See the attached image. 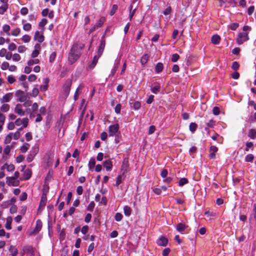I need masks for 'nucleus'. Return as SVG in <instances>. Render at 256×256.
Segmentation results:
<instances>
[{
  "mask_svg": "<svg viewBox=\"0 0 256 256\" xmlns=\"http://www.w3.org/2000/svg\"><path fill=\"white\" fill-rule=\"evenodd\" d=\"M84 47V44L81 42H76L73 44L68 57L70 64H73L79 58Z\"/></svg>",
  "mask_w": 256,
  "mask_h": 256,
  "instance_id": "1",
  "label": "nucleus"
},
{
  "mask_svg": "<svg viewBox=\"0 0 256 256\" xmlns=\"http://www.w3.org/2000/svg\"><path fill=\"white\" fill-rule=\"evenodd\" d=\"M72 84V80L71 79H68L63 85V93L66 97L68 96L70 88Z\"/></svg>",
  "mask_w": 256,
  "mask_h": 256,
  "instance_id": "2",
  "label": "nucleus"
},
{
  "mask_svg": "<svg viewBox=\"0 0 256 256\" xmlns=\"http://www.w3.org/2000/svg\"><path fill=\"white\" fill-rule=\"evenodd\" d=\"M248 40V33L246 32H242L238 34L236 38V42L238 44H242Z\"/></svg>",
  "mask_w": 256,
  "mask_h": 256,
  "instance_id": "3",
  "label": "nucleus"
},
{
  "mask_svg": "<svg viewBox=\"0 0 256 256\" xmlns=\"http://www.w3.org/2000/svg\"><path fill=\"white\" fill-rule=\"evenodd\" d=\"M120 126L118 124L110 125L108 127V134L110 136H114L119 132Z\"/></svg>",
  "mask_w": 256,
  "mask_h": 256,
  "instance_id": "4",
  "label": "nucleus"
},
{
  "mask_svg": "<svg viewBox=\"0 0 256 256\" xmlns=\"http://www.w3.org/2000/svg\"><path fill=\"white\" fill-rule=\"evenodd\" d=\"M14 112L18 114L20 116H22L25 115L26 110L24 108L22 104H18L14 108Z\"/></svg>",
  "mask_w": 256,
  "mask_h": 256,
  "instance_id": "5",
  "label": "nucleus"
},
{
  "mask_svg": "<svg viewBox=\"0 0 256 256\" xmlns=\"http://www.w3.org/2000/svg\"><path fill=\"white\" fill-rule=\"evenodd\" d=\"M15 96L17 98L18 100L20 102H24L27 99L26 96L22 90L17 91L15 94Z\"/></svg>",
  "mask_w": 256,
  "mask_h": 256,
  "instance_id": "6",
  "label": "nucleus"
},
{
  "mask_svg": "<svg viewBox=\"0 0 256 256\" xmlns=\"http://www.w3.org/2000/svg\"><path fill=\"white\" fill-rule=\"evenodd\" d=\"M6 184L10 186H16L19 184V181L12 177H7Z\"/></svg>",
  "mask_w": 256,
  "mask_h": 256,
  "instance_id": "7",
  "label": "nucleus"
},
{
  "mask_svg": "<svg viewBox=\"0 0 256 256\" xmlns=\"http://www.w3.org/2000/svg\"><path fill=\"white\" fill-rule=\"evenodd\" d=\"M156 243L159 246H166L168 243V240L164 236H161L157 240Z\"/></svg>",
  "mask_w": 256,
  "mask_h": 256,
  "instance_id": "8",
  "label": "nucleus"
},
{
  "mask_svg": "<svg viewBox=\"0 0 256 256\" xmlns=\"http://www.w3.org/2000/svg\"><path fill=\"white\" fill-rule=\"evenodd\" d=\"M12 98V94L11 92H9L4 95L2 98H0V101L1 103H5L9 102L10 100Z\"/></svg>",
  "mask_w": 256,
  "mask_h": 256,
  "instance_id": "9",
  "label": "nucleus"
},
{
  "mask_svg": "<svg viewBox=\"0 0 256 256\" xmlns=\"http://www.w3.org/2000/svg\"><path fill=\"white\" fill-rule=\"evenodd\" d=\"M103 165L107 171H111L112 168V162L110 160L104 162Z\"/></svg>",
  "mask_w": 256,
  "mask_h": 256,
  "instance_id": "10",
  "label": "nucleus"
},
{
  "mask_svg": "<svg viewBox=\"0 0 256 256\" xmlns=\"http://www.w3.org/2000/svg\"><path fill=\"white\" fill-rule=\"evenodd\" d=\"M44 40V37L42 34H40L38 31H36L34 36V40H37L39 42H42Z\"/></svg>",
  "mask_w": 256,
  "mask_h": 256,
  "instance_id": "11",
  "label": "nucleus"
},
{
  "mask_svg": "<svg viewBox=\"0 0 256 256\" xmlns=\"http://www.w3.org/2000/svg\"><path fill=\"white\" fill-rule=\"evenodd\" d=\"M105 47V42L104 40H102L100 44V45L98 47V49L97 52V56H98L99 58L102 56L104 48Z\"/></svg>",
  "mask_w": 256,
  "mask_h": 256,
  "instance_id": "12",
  "label": "nucleus"
},
{
  "mask_svg": "<svg viewBox=\"0 0 256 256\" xmlns=\"http://www.w3.org/2000/svg\"><path fill=\"white\" fill-rule=\"evenodd\" d=\"M253 220H256V204H254L253 205L252 212L250 214L249 218L250 222Z\"/></svg>",
  "mask_w": 256,
  "mask_h": 256,
  "instance_id": "13",
  "label": "nucleus"
},
{
  "mask_svg": "<svg viewBox=\"0 0 256 256\" xmlns=\"http://www.w3.org/2000/svg\"><path fill=\"white\" fill-rule=\"evenodd\" d=\"M220 2V6H222L225 4L228 3L230 5H235L236 4V0H218Z\"/></svg>",
  "mask_w": 256,
  "mask_h": 256,
  "instance_id": "14",
  "label": "nucleus"
},
{
  "mask_svg": "<svg viewBox=\"0 0 256 256\" xmlns=\"http://www.w3.org/2000/svg\"><path fill=\"white\" fill-rule=\"evenodd\" d=\"M160 84L156 82L154 83V86L150 88L152 92L154 94H157L160 91Z\"/></svg>",
  "mask_w": 256,
  "mask_h": 256,
  "instance_id": "15",
  "label": "nucleus"
},
{
  "mask_svg": "<svg viewBox=\"0 0 256 256\" xmlns=\"http://www.w3.org/2000/svg\"><path fill=\"white\" fill-rule=\"evenodd\" d=\"M186 226L182 223H179L176 226V230L181 234H183V232L186 230Z\"/></svg>",
  "mask_w": 256,
  "mask_h": 256,
  "instance_id": "16",
  "label": "nucleus"
},
{
  "mask_svg": "<svg viewBox=\"0 0 256 256\" xmlns=\"http://www.w3.org/2000/svg\"><path fill=\"white\" fill-rule=\"evenodd\" d=\"M211 41L214 44H220V38L218 34H215L212 36Z\"/></svg>",
  "mask_w": 256,
  "mask_h": 256,
  "instance_id": "17",
  "label": "nucleus"
},
{
  "mask_svg": "<svg viewBox=\"0 0 256 256\" xmlns=\"http://www.w3.org/2000/svg\"><path fill=\"white\" fill-rule=\"evenodd\" d=\"M96 164V160L95 158L94 157H92L90 158L88 164V168L90 170H93V169L95 166Z\"/></svg>",
  "mask_w": 256,
  "mask_h": 256,
  "instance_id": "18",
  "label": "nucleus"
},
{
  "mask_svg": "<svg viewBox=\"0 0 256 256\" xmlns=\"http://www.w3.org/2000/svg\"><path fill=\"white\" fill-rule=\"evenodd\" d=\"M42 227V222L40 220H38L36 222V227L34 232L36 233H38L41 230Z\"/></svg>",
  "mask_w": 256,
  "mask_h": 256,
  "instance_id": "19",
  "label": "nucleus"
},
{
  "mask_svg": "<svg viewBox=\"0 0 256 256\" xmlns=\"http://www.w3.org/2000/svg\"><path fill=\"white\" fill-rule=\"evenodd\" d=\"M132 208L128 206H125L124 207V212L126 216H130L132 214Z\"/></svg>",
  "mask_w": 256,
  "mask_h": 256,
  "instance_id": "20",
  "label": "nucleus"
},
{
  "mask_svg": "<svg viewBox=\"0 0 256 256\" xmlns=\"http://www.w3.org/2000/svg\"><path fill=\"white\" fill-rule=\"evenodd\" d=\"M164 68V65L162 62H158L155 67V72L156 73H160Z\"/></svg>",
  "mask_w": 256,
  "mask_h": 256,
  "instance_id": "21",
  "label": "nucleus"
},
{
  "mask_svg": "<svg viewBox=\"0 0 256 256\" xmlns=\"http://www.w3.org/2000/svg\"><path fill=\"white\" fill-rule=\"evenodd\" d=\"M248 136L252 139H256V130L254 128L250 130Z\"/></svg>",
  "mask_w": 256,
  "mask_h": 256,
  "instance_id": "22",
  "label": "nucleus"
},
{
  "mask_svg": "<svg viewBox=\"0 0 256 256\" xmlns=\"http://www.w3.org/2000/svg\"><path fill=\"white\" fill-rule=\"evenodd\" d=\"M98 56H94L92 62L89 65V68L90 69H92L94 68L98 62Z\"/></svg>",
  "mask_w": 256,
  "mask_h": 256,
  "instance_id": "23",
  "label": "nucleus"
},
{
  "mask_svg": "<svg viewBox=\"0 0 256 256\" xmlns=\"http://www.w3.org/2000/svg\"><path fill=\"white\" fill-rule=\"evenodd\" d=\"M32 176V172L29 169H26L24 172V178L26 180H28Z\"/></svg>",
  "mask_w": 256,
  "mask_h": 256,
  "instance_id": "24",
  "label": "nucleus"
},
{
  "mask_svg": "<svg viewBox=\"0 0 256 256\" xmlns=\"http://www.w3.org/2000/svg\"><path fill=\"white\" fill-rule=\"evenodd\" d=\"M20 33V29L18 28H16L14 30H12L10 32V36H18Z\"/></svg>",
  "mask_w": 256,
  "mask_h": 256,
  "instance_id": "25",
  "label": "nucleus"
},
{
  "mask_svg": "<svg viewBox=\"0 0 256 256\" xmlns=\"http://www.w3.org/2000/svg\"><path fill=\"white\" fill-rule=\"evenodd\" d=\"M10 27L8 24H4L3 26H2V30H4V32L6 33V34L8 36H10Z\"/></svg>",
  "mask_w": 256,
  "mask_h": 256,
  "instance_id": "26",
  "label": "nucleus"
},
{
  "mask_svg": "<svg viewBox=\"0 0 256 256\" xmlns=\"http://www.w3.org/2000/svg\"><path fill=\"white\" fill-rule=\"evenodd\" d=\"M9 250L12 252V256H16L18 254V250L14 246H10L9 248Z\"/></svg>",
  "mask_w": 256,
  "mask_h": 256,
  "instance_id": "27",
  "label": "nucleus"
},
{
  "mask_svg": "<svg viewBox=\"0 0 256 256\" xmlns=\"http://www.w3.org/2000/svg\"><path fill=\"white\" fill-rule=\"evenodd\" d=\"M30 145L28 143H24L20 148L21 152L22 153H25L27 152L28 149L29 148Z\"/></svg>",
  "mask_w": 256,
  "mask_h": 256,
  "instance_id": "28",
  "label": "nucleus"
},
{
  "mask_svg": "<svg viewBox=\"0 0 256 256\" xmlns=\"http://www.w3.org/2000/svg\"><path fill=\"white\" fill-rule=\"evenodd\" d=\"M10 108V106L9 104L4 103L1 106L0 109L2 112H6L9 110Z\"/></svg>",
  "mask_w": 256,
  "mask_h": 256,
  "instance_id": "29",
  "label": "nucleus"
},
{
  "mask_svg": "<svg viewBox=\"0 0 256 256\" xmlns=\"http://www.w3.org/2000/svg\"><path fill=\"white\" fill-rule=\"evenodd\" d=\"M12 138V132H10L5 138L4 144H10Z\"/></svg>",
  "mask_w": 256,
  "mask_h": 256,
  "instance_id": "30",
  "label": "nucleus"
},
{
  "mask_svg": "<svg viewBox=\"0 0 256 256\" xmlns=\"http://www.w3.org/2000/svg\"><path fill=\"white\" fill-rule=\"evenodd\" d=\"M12 222V218L10 217L6 218V224L5 227L7 230H10L12 228L11 224Z\"/></svg>",
  "mask_w": 256,
  "mask_h": 256,
  "instance_id": "31",
  "label": "nucleus"
},
{
  "mask_svg": "<svg viewBox=\"0 0 256 256\" xmlns=\"http://www.w3.org/2000/svg\"><path fill=\"white\" fill-rule=\"evenodd\" d=\"M149 56L148 54H144L141 58L140 62L142 65L145 64L148 60Z\"/></svg>",
  "mask_w": 256,
  "mask_h": 256,
  "instance_id": "32",
  "label": "nucleus"
},
{
  "mask_svg": "<svg viewBox=\"0 0 256 256\" xmlns=\"http://www.w3.org/2000/svg\"><path fill=\"white\" fill-rule=\"evenodd\" d=\"M198 125L194 122H192L190 124L189 128L190 132L194 133L196 130Z\"/></svg>",
  "mask_w": 256,
  "mask_h": 256,
  "instance_id": "33",
  "label": "nucleus"
},
{
  "mask_svg": "<svg viewBox=\"0 0 256 256\" xmlns=\"http://www.w3.org/2000/svg\"><path fill=\"white\" fill-rule=\"evenodd\" d=\"M141 106V103L139 101H136L134 102L132 108L134 110H136L140 108Z\"/></svg>",
  "mask_w": 256,
  "mask_h": 256,
  "instance_id": "34",
  "label": "nucleus"
},
{
  "mask_svg": "<svg viewBox=\"0 0 256 256\" xmlns=\"http://www.w3.org/2000/svg\"><path fill=\"white\" fill-rule=\"evenodd\" d=\"M188 183V180L187 178H182L178 182V186H182Z\"/></svg>",
  "mask_w": 256,
  "mask_h": 256,
  "instance_id": "35",
  "label": "nucleus"
},
{
  "mask_svg": "<svg viewBox=\"0 0 256 256\" xmlns=\"http://www.w3.org/2000/svg\"><path fill=\"white\" fill-rule=\"evenodd\" d=\"M40 62V60L36 58L34 60H30L28 62V66H32L34 64H38Z\"/></svg>",
  "mask_w": 256,
  "mask_h": 256,
  "instance_id": "36",
  "label": "nucleus"
},
{
  "mask_svg": "<svg viewBox=\"0 0 256 256\" xmlns=\"http://www.w3.org/2000/svg\"><path fill=\"white\" fill-rule=\"evenodd\" d=\"M46 200H46V196L43 195L41 198L40 206H44L46 204Z\"/></svg>",
  "mask_w": 256,
  "mask_h": 256,
  "instance_id": "37",
  "label": "nucleus"
},
{
  "mask_svg": "<svg viewBox=\"0 0 256 256\" xmlns=\"http://www.w3.org/2000/svg\"><path fill=\"white\" fill-rule=\"evenodd\" d=\"M94 206H95V204L94 202L93 201H92L90 204H89L88 205V206H87V210L90 212H92L94 208Z\"/></svg>",
  "mask_w": 256,
  "mask_h": 256,
  "instance_id": "38",
  "label": "nucleus"
},
{
  "mask_svg": "<svg viewBox=\"0 0 256 256\" xmlns=\"http://www.w3.org/2000/svg\"><path fill=\"white\" fill-rule=\"evenodd\" d=\"M105 21V18L104 17H102L99 20L96 24V26L100 28L103 24Z\"/></svg>",
  "mask_w": 256,
  "mask_h": 256,
  "instance_id": "39",
  "label": "nucleus"
},
{
  "mask_svg": "<svg viewBox=\"0 0 256 256\" xmlns=\"http://www.w3.org/2000/svg\"><path fill=\"white\" fill-rule=\"evenodd\" d=\"M254 158V156L252 154H248L246 156L245 161L246 162H252Z\"/></svg>",
  "mask_w": 256,
  "mask_h": 256,
  "instance_id": "40",
  "label": "nucleus"
},
{
  "mask_svg": "<svg viewBox=\"0 0 256 256\" xmlns=\"http://www.w3.org/2000/svg\"><path fill=\"white\" fill-rule=\"evenodd\" d=\"M12 58L14 62H18L20 60L21 57L19 54L16 53L12 54Z\"/></svg>",
  "mask_w": 256,
  "mask_h": 256,
  "instance_id": "41",
  "label": "nucleus"
},
{
  "mask_svg": "<svg viewBox=\"0 0 256 256\" xmlns=\"http://www.w3.org/2000/svg\"><path fill=\"white\" fill-rule=\"evenodd\" d=\"M8 8V5L2 4L0 6V14H3Z\"/></svg>",
  "mask_w": 256,
  "mask_h": 256,
  "instance_id": "42",
  "label": "nucleus"
},
{
  "mask_svg": "<svg viewBox=\"0 0 256 256\" xmlns=\"http://www.w3.org/2000/svg\"><path fill=\"white\" fill-rule=\"evenodd\" d=\"M179 58H180L179 55L177 54H174L172 56L171 60L173 62H176L178 60Z\"/></svg>",
  "mask_w": 256,
  "mask_h": 256,
  "instance_id": "43",
  "label": "nucleus"
},
{
  "mask_svg": "<svg viewBox=\"0 0 256 256\" xmlns=\"http://www.w3.org/2000/svg\"><path fill=\"white\" fill-rule=\"evenodd\" d=\"M56 58V52H52L50 56L49 62L50 63L53 62L54 61Z\"/></svg>",
  "mask_w": 256,
  "mask_h": 256,
  "instance_id": "44",
  "label": "nucleus"
},
{
  "mask_svg": "<svg viewBox=\"0 0 256 256\" xmlns=\"http://www.w3.org/2000/svg\"><path fill=\"white\" fill-rule=\"evenodd\" d=\"M16 48V46L15 44L12 42L8 44V49L10 51H14Z\"/></svg>",
  "mask_w": 256,
  "mask_h": 256,
  "instance_id": "45",
  "label": "nucleus"
},
{
  "mask_svg": "<svg viewBox=\"0 0 256 256\" xmlns=\"http://www.w3.org/2000/svg\"><path fill=\"white\" fill-rule=\"evenodd\" d=\"M30 37L28 34H25L22 38V40L26 43L28 42L30 40Z\"/></svg>",
  "mask_w": 256,
  "mask_h": 256,
  "instance_id": "46",
  "label": "nucleus"
},
{
  "mask_svg": "<svg viewBox=\"0 0 256 256\" xmlns=\"http://www.w3.org/2000/svg\"><path fill=\"white\" fill-rule=\"evenodd\" d=\"M122 218H123L122 215L120 213H119V212L116 213L115 216H114L115 220L116 222L121 221L122 220Z\"/></svg>",
  "mask_w": 256,
  "mask_h": 256,
  "instance_id": "47",
  "label": "nucleus"
},
{
  "mask_svg": "<svg viewBox=\"0 0 256 256\" xmlns=\"http://www.w3.org/2000/svg\"><path fill=\"white\" fill-rule=\"evenodd\" d=\"M7 80L8 82L10 84L14 83L16 81L15 78L12 75L8 76L7 78Z\"/></svg>",
  "mask_w": 256,
  "mask_h": 256,
  "instance_id": "48",
  "label": "nucleus"
},
{
  "mask_svg": "<svg viewBox=\"0 0 256 256\" xmlns=\"http://www.w3.org/2000/svg\"><path fill=\"white\" fill-rule=\"evenodd\" d=\"M9 66H10L9 64L6 62H3L2 64L1 68L2 70H6L8 68H9Z\"/></svg>",
  "mask_w": 256,
  "mask_h": 256,
  "instance_id": "49",
  "label": "nucleus"
},
{
  "mask_svg": "<svg viewBox=\"0 0 256 256\" xmlns=\"http://www.w3.org/2000/svg\"><path fill=\"white\" fill-rule=\"evenodd\" d=\"M5 166H6V169L8 172H12L14 170V166L12 164H5Z\"/></svg>",
  "mask_w": 256,
  "mask_h": 256,
  "instance_id": "50",
  "label": "nucleus"
},
{
  "mask_svg": "<svg viewBox=\"0 0 256 256\" xmlns=\"http://www.w3.org/2000/svg\"><path fill=\"white\" fill-rule=\"evenodd\" d=\"M26 49L24 46H20L18 47V50L19 53H23L26 51Z\"/></svg>",
  "mask_w": 256,
  "mask_h": 256,
  "instance_id": "51",
  "label": "nucleus"
},
{
  "mask_svg": "<svg viewBox=\"0 0 256 256\" xmlns=\"http://www.w3.org/2000/svg\"><path fill=\"white\" fill-rule=\"evenodd\" d=\"M215 125V121L213 120H210L208 122L206 123V126L208 128H212Z\"/></svg>",
  "mask_w": 256,
  "mask_h": 256,
  "instance_id": "52",
  "label": "nucleus"
},
{
  "mask_svg": "<svg viewBox=\"0 0 256 256\" xmlns=\"http://www.w3.org/2000/svg\"><path fill=\"white\" fill-rule=\"evenodd\" d=\"M168 171L166 169H163L160 172V176L163 178L167 177Z\"/></svg>",
  "mask_w": 256,
  "mask_h": 256,
  "instance_id": "53",
  "label": "nucleus"
},
{
  "mask_svg": "<svg viewBox=\"0 0 256 256\" xmlns=\"http://www.w3.org/2000/svg\"><path fill=\"white\" fill-rule=\"evenodd\" d=\"M122 106L120 104H116L114 108V111L116 114H120Z\"/></svg>",
  "mask_w": 256,
  "mask_h": 256,
  "instance_id": "54",
  "label": "nucleus"
},
{
  "mask_svg": "<svg viewBox=\"0 0 256 256\" xmlns=\"http://www.w3.org/2000/svg\"><path fill=\"white\" fill-rule=\"evenodd\" d=\"M118 9V6L116 4H114L112 6V8L110 12V15L111 16H113L115 12H116V10Z\"/></svg>",
  "mask_w": 256,
  "mask_h": 256,
  "instance_id": "55",
  "label": "nucleus"
},
{
  "mask_svg": "<svg viewBox=\"0 0 256 256\" xmlns=\"http://www.w3.org/2000/svg\"><path fill=\"white\" fill-rule=\"evenodd\" d=\"M20 12L22 15L25 16L28 14V10L27 8L23 7L21 8Z\"/></svg>",
  "mask_w": 256,
  "mask_h": 256,
  "instance_id": "56",
  "label": "nucleus"
},
{
  "mask_svg": "<svg viewBox=\"0 0 256 256\" xmlns=\"http://www.w3.org/2000/svg\"><path fill=\"white\" fill-rule=\"evenodd\" d=\"M32 28V26L29 23H26L24 24L23 29L26 31H29Z\"/></svg>",
  "mask_w": 256,
  "mask_h": 256,
  "instance_id": "57",
  "label": "nucleus"
},
{
  "mask_svg": "<svg viewBox=\"0 0 256 256\" xmlns=\"http://www.w3.org/2000/svg\"><path fill=\"white\" fill-rule=\"evenodd\" d=\"M88 226H83L81 230V232L82 234H86L88 232Z\"/></svg>",
  "mask_w": 256,
  "mask_h": 256,
  "instance_id": "58",
  "label": "nucleus"
},
{
  "mask_svg": "<svg viewBox=\"0 0 256 256\" xmlns=\"http://www.w3.org/2000/svg\"><path fill=\"white\" fill-rule=\"evenodd\" d=\"M24 102V103L22 104L23 105V107H25L26 108L29 107L32 104V101L30 100H26V101Z\"/></svg>",
  "mask_w": 256,
  "mask_h": 256,
  "instance_id": "59",
  "label": "nucleus"
},
{
  "mask_svg": "<svg viewBox=\"0 0 256 256\" xmlns=\"http://www.w3.org/2000/svg\"><path fill=\"white\" fill-rule=\"evenodd\" d=\"M36 79V76L34 74H30L28 77V80L30 82H34Z\"/></svg>",
  "mask_w": 256,
  "mask_h": 256,
  "instance_id": "60",
  "label": "nucleus"
},
{
  "mask_svg": "<svg viewBox=\"0 0 256 256\" xmlns=\"http://www.w3.org/2000/svg\"><path fill=\"white\" fill-rule=\"evenodd\" d=\"M25 138L28 142L31 140L32 138V134L30 132H26L25 134Z\"/></svg>",
  "mask_w": 256,
  "mask_h": 256,
  "instance_id": "61",
  "label": "nucleus"
},
{
  "mask_svg": "<svg viewBox=\"0 0 256 256\" xmlns=\"http://www.w3.org/2000/svg\"><path fill=\"white\" fill-rule=\"evenodd\" d=\"M204 214L206 216L208 217H214L216 216V213L215 212H212L210 211H206L204 212Z\"/></svg>",
  "mask_w": 256,
  "mask_h": 256,
  "instance_id": "62",
  "label": "nucleus"
},
{
  "mask_svg": "<svg viewBox=\"0 0 256 256\" xmlns=\"http://www.w3.org/2000/svg\"><path fill=\"white\" fill-rule=\"evenodd\" d=\"M39 50H38L35 49L32 53L31 56L32 58H35L38 56L39 54Z\"/></svg>",
  "mask_w": 256,
  "mask_h": 256,
  "instance_id": "63",
  "label": "nucleus"
},
{
  "mask_svg": "<svg viewBox=\"0 0 256 256\" xmlns=\"http://www.w3.org/2000/svg\"><path fill=\"white\" fill-rule=\"evenodd\" d=\"M172 8L170 6H168L163 12L164 15L166 16L171 13Z\"/></svg>",
  "mask_w": 256,
  "mask_h": 256,
  "instance_id": "64",
  "label": "nucleus"
}]
</instances>
